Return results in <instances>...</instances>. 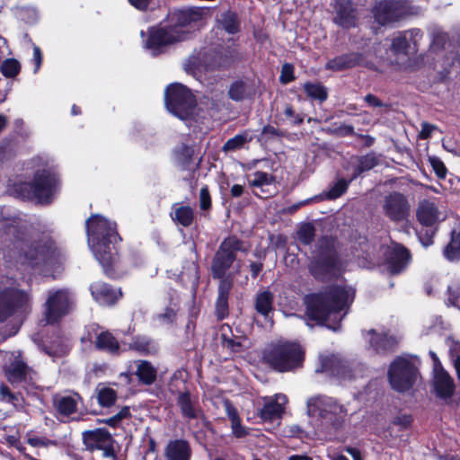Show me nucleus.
Returning a JSON list of instances; mask_svg holds the SVG:
<instances>
[{
	"instance_id": "f257e3e1",
	"label": "nucleus",
	"mask_w": 460,
	"mask_h": 460,
	"mask_svg": "<svg viewBox=\"0 0 460 460\" xmlns=\"http://www.w3.org/2000/svg\"><path fill=\"white\" fill-rule=\"evenodd\" d=\"M209 11L204 7H190L172 14L173 22L168 28L154 27L148 31L145 48L153 55L163 52L164 48L186 40L192 31L204 24Z\"/></svg>"
},
{
	"instance_id": "f03ea898",
	"label": "nucleus",
	"mask_w": 460,
	"mask_h": 460,
	"mask_svg": "<svg viewBox=\"0 0 460 460\" xmlns=\"http://www.w3.org/2000/svg\"><path fill=\"white\" fill-rule=\"evenodd\" d=\"M352 288L333 287L329 290L306 296V316L318 323H339L354 299Z\"/></svg>"
},
{
	"instance_id": "7ed1b4c3",
	"label": "nucleus",
	"mask_w": 460,
	"mask_h": 460,
	"mask_svg": "<svg viewBox=\"0 0 460 460\" xmlns=\"http://www.w3.org/2000/svg\"><path fill=\"white\" fill-rule=\"evenodd\" d=\"M85 226L88 245L95 259L107 270L112 261V248L120 240L117 225L101 215H93Z\"/></svg>"
},
{
	"instance_id": "20e7f679",
	"label": "nucleus",
	"mask_w": 460,
	"mask_h": 460,
	"mask_svg": "<svg viewBox=\"0 0 460 460\" xmlns=\"http://www.w3.org/2000/svg\"><path fill=\"white\" fill-rule=\"evenodd\" d=\"M37 169L31 181L22 182L17 190L22 199L39 204H49L58 190V179L54 165L47 159L39 157L35 160Z\"/></svg>"
},
{
	"instance_id": "39448f33",
	"label": "nucleus",
	"mask_w": 460,
	"mask_h": 460,
	"mask_svg": "<svg viewBox=\"0 0 460 460\" xmlns=\"http://www.w3.org/2000/svg\"><path fill=\"white\" fill-rule=\"evenodd\" d=\"M11 252V256L16 257L17 263L31 269L52 268L59 262L61 256L52 241L32 244H29L27 242L18 243L14 244Z\"/></svg>"
},
{
	"instance_id": "423d86ee",
	"label": "nucleus",
	"mask_w": 460,
	"mask_h": 460,
	"mask_svg": "<svg viewBox=\"0 0 460 460\" xmlns=\"http://www.w3.org/2000/svg\"><path fill=\"white\" fill-rule=\"evenodd\" d=\"M266 362L279 372L299 367L304 361V350L296 342L279 341L270 344L264 351Z\"/></svg>"
},
{
	"instance_id": "0eeeda50",
	"label": "nucleus",
	"mask_w": 460,
	"mask_h": 460,
	"mask_svg": "<svg viewBox=\"0 0 460 460\" xmlns=\"http://www.w3.org/2000/svg\"><path fill=\"white\" fill-rule=\"evenodd\" d=\"M307 414L317 418L323 424L339 429L345 421L348 411L336 399L324 395L311 397L306 402Z\"/></svg>"
},
{
	"instance_id": "6e6552de",
	"label": "nucleus",
	"mask_w": 460,
	"mask_h": 460,
	"mask_svg": "<svg viewBox=\"0 0 460 460\" xmlns=\"http://www.w3.org/2000/svg\"><path fill=\"white\" fill-rule=\"evenodd\" d=\"M31 302V295L20 290L15 280L4 277L0 279V321H4L17 309L26 307Z\"/></svg>"
},
{
	"instance_id": "1a4fd4ad",
	"label": "nucleus",
	"mask_w": 460,
	"mask_h": 460,
	"mask_svg": "<svg viewBox=\"0 0 460 460\" xmlns=\"http://www.w3.org/2000/svg\"><path fill=\"white\" fill-rule=\"evenodd\" d=\"M164 102L168 111L181 120H188L194 110V96L181 84H172L166 88Z\"/></svg>"
},
{
	"instance_id": "9d476101",
	"label": "nucleus",
	"mask_w": 460,
	"mask_h": 460,
	"mask_svg": "<svg viewBox=\"0 0 460 460\" xmlns=\"http://www.w3.org/2000/svg\"><path fill=\"white\" fill-rule=\"evenodd\" d=\"M75 305V296L66 288L51 289L47 293L44 304V321L55 323L68 314Z\"/></svg>"
},
{
	"instance_id": "9b49d317",
	"label": "nucleus",
	"mask_w": 460,
	"mask_h": 460,
	"mask_svg": "<svg viewBox=\"0 0 460 460\" xmlns=\"http://www.w3.org/2000/svg\"><path fill=\"white\" fill-rule=\"evenodd\" d=\"M419 373L412 360L406 357H397L388 369V380L397 392L408 391L416 383Z\"/></svg>"
},
{
	"instance_id": "f8f14e48",
	"label": "nucleus",
	"mask_w": 460,
	"mask_h": 460,
	"mask_svg": "<svg viewBox=\"0 0 460 460\" xmlns=\"http://www.w3.org/2000/svg\"><path fill=\"white\" fill-rule=\"evenodd\" d=\"M373 15L381 25L391 24L406 17L417 14L420 9L402 0H383L373 8Z\"/></svg>"
},
{
	"instance_id": "ddd939ff",
	"label": "nucleus",
	"mask_w": 460,
	"mask_h": 460,
	"mask_svg": "<svg viewBox=\"0 0 460 460\" xmlns=\"http://www.w3.org/2000/svg\"><path fill=\"white\" fill-rule=\"evenodd\" d=\"M242 249L241 242L235 237L224 240L217 252L212 264L214 278L221 279L235 259V252Z\"/></svg>"
},
{
	"instance_id": "4468645a",
	"label": "nucleus",
	"mask_w": 460,
	"mask_h": 460,
	"mask_svg": "<svg viewBox=\"0 0 460 460\" xmlns=\"http://www.w3.org/2000/svg\"><path fill=\"white\" fill-rule=\"evenodd\" d=\"M382 211L391 221L402 222L409 217L411 206L403 194L394 191L384 197Z\"/></svg>"
},
{
	"instance_id": "2eb2a0df",
	"label": "nucleus",
	"mask_w": 460,
	"mask_h": 460,
	"mask_svg": "<svg viewBox=\"0 0 460 460\" xmlns=\"http://www.w3.org/2000/svg\"><path fill=\"white\" fill-rule=\"evenodd\" d=\"M84 443L90 450H102V456L114 458L113 438L104 429L86 430L83 433Z\"/></svg>"
},
{
	"instance_id": "dca6fc26",
	"label": "nucleus",
	"mask_w": 460,
	"mask_h": 460,
	"mask_svg": "<svg viewBox=\"0 0 460 460\" xmlns=\"http://www.w3.org/2000/svg\"><path fill=\"white\" fill-rule=\"evenodd\" d=\"M423 33L420 29L404 31L396 35L392 41L391 51L397 56L406 58L410 52L417 50Z\"/></svg>"
},
{
	"instance_id": "f3484780",
	"label": "nucleus",
	"mask_w": 460,
	"mask_h": 460,
	"mask_svg": "<svg viewBox=\"0 0 460 460\" xmlns=\"http://www.w3.org/2000/svg\"><path fill=\"white\" fill-rule=\"evenodd\" d=\"M263 405L258 409V415L264 422H272L280 420L288 403V397L283 394L274 396L263 397Z\"/></svg>"
},
{
	"instance_id": "a211bd4d",
	"label": "nucleus",
	"mask_w": 460,
	"mask_h": 460,
	"mask_svg": "<svg viewBox=\"0 0 460 460\" xmlns=\"http://www.w3.org/2000/svg\"><path fill=\"white\" fill-rule=\"evenodd\" d=\"M247 181L256 196L269 197L276 190L275 178L271 173L255 171L247 175Z\"/></svg>"
},
{
	"instance_id": "6ab92c4d",
	"label": "nucleus",
	"mask_w": 460,
	"mask_h": 460,
	"mask_svg": "<svg viewBox=\"0 0 460 460\" xmlns=\"http://www.w3.org/2000/svg\"><path fill=\"white\" fill-rule=\"evenodd\" d=\"M333 21L342 28H352L357 25L358 16L353 4L349 0H336Z\"/></svg>"
},
{
	"instance_id": "aec40b11",
	"label": "nucleus",
	"mask_w": 460,
	"mask_h": 460,
	"mask_svg": "<svg viewBox=\"0 0 460 460\" xmlns=\"http://www.w3.org/2000/svg\"><path fill=\"white\" fill-rule=\"evenodd\" d=\"M321 371L330 373L341 381L350 380L353 376H356V374H352L354 370L350 365L335 355L322 359Z\"/></svg>"
},
{
	"instance_id": "412c9836",
	"label": "nucleus",
	"mask_w": 460,
	"mask_h": 460,
	"mask_svg": "<svg viewBox=\"0 0 460 460\" xmlns=\"http://www.w3.org/2000/svg\"><path fill=\"white\" fill-rule=\"evenodd\" d=\"M411 256L407 249L398 243L387 249L386 265L392 274L401 272L410 262Z\"/></svg>"
},
{
	"instance_id": "4be33fe9",
	"label": "nucleus",
	"mask_w": 460,
	"mask_h": 460,
	"mask_svg": "<svg viewBox=\"0 0 460 460\" xmlns=\"http://www.w3.org/2000/svg\"><path fill=\"white\" fill-rule=\"evenodd\" d=\"M417 219L424 226H433L444 219L437 205L430 200H422L417 208Z\"/></svg>"
},
{
	"instance_id": "5701e85b",
	"label": "nucleus",
	"mask_w": 460,
	"mask_h": 460,
	"mask_svg": "<svg viewBox=\"0 0 460 460\" xmlns=\"http://www.w3.org/2000/svg\"><path fill=\"white\" fill-rule=\"evenodd\" d=\"M90 289L94 300L102 305H112L121 296L120 290L111 288L101 281L93 283Z\"/></svg>"
},
{
	"instance_id": "b1692460",
	"label": "nucleus",
	"mask_w": 460,
	"mask_h": 460,
	"mask_svg": "<svg viewBox=\"0 0 460 460\" xmlns=\"http://www.w3.org/2000/svg\"><path fill=\"white\" fill-rule=\"evenodd\" d=\"M310 270L312 274L319 279L336 275V271L338 270L336 255L332 252L324 258L314 260L310 265Z\"/></svg>"
},
{
	"instance_id": "393cba45",
	"label": "nucleus",
	"mask_w": 460,
	"mask_h": 460,
	"mask_svg": "<svg viewBox=\"0 0 460 460\" xmlns=\"http://www.w3.org/2000/svg\"><path fill=\"white\" fill-rule=\"evenodd\" d=\"M366 339L376 352H385L391 349L398 342L395 336L386 332L377 333L375 330H369L366 334Z\"/></svg>"
},
{
	"instance_id": "a878e982",
	"label": "nucleus",
	"mask_w": 460,
	"mask_h": 460,
	"mask_svg": "<svg viewBox=\"0 0 460 460\" xmlns=\"http://www.w3.org/2000/svg\"><path fill=\"white\" fill-rule=\"evenodd\" d=\"M433 385L437 394L441 398L451 397L455 390L452 377L444 369L434 371Z\"/></svg>"
},
{
	"instance_id": "bb28decb",
	"label": "nucleus",
	"mask_w": 460,
	"mask_h": 460,
	"mask_svg": "<svg viewBox=\"0 0 460 460\" xmlns=\"http://www.w3.org/2000/svg\"><path fill=\"white\" fill-rule=\"evenodd\" d=\"M167 460H189L190 448L184 440H174L168 444L165 450Z\"/></svg>"
},
{
	"instance_id": "cd10ccee",
	"label": "nucleus",
	"mask_w": 460,
	"mask_h": 460,
	"mask_svg": "<svg viewBox=\"0 0 460 460\" xmlns=\"http://www.w3.org/2000/svg\"><path fill=\"white\" fill-rule=\"evenodd\" d=\"M177 312V304L172 302L153 316V323L157 327L172 325L176 320Z\"/></svg>"
},
{
	"instance_id": "c85d7f7f",
	"label": "nucleus",
	"mask_w": 460,
	"mask_h": 460,
	"mask_svg": "<svg viewBox=\"0 0 460 460\" xmlns=\"http://www.w3.org/2000/svg\"><path fill=\"white\" fill-rule=\"evenodd\" d=\"M361 56L358 53L341 56L330 60L327 63V67L334 70H341L352 67L360 64Z\"/></svg>"
},
{
	"instance_id": "c756f323",
	"label": "nucleus",
	"mask_w": 460,
	"mask_h": 460,
	"mask_svg": "<svg viewBox=\"0 0 460 460\" xmlns=\"http://www.w3.org/2000/svg\"><path fill=\"white\" fill-rule=\"evenodd\" d=\"M27 374L26 365L20 359L15 358L5 367V375L11 383L21 382Z\"/></svg>"
},
{
	"instance_id": "7c9ffc66",
	"label": "nucleus",
	"mask_w": 460,
	"mask_h": 460,
	"mask_svg": "<svg viewBox=\"0 0 460 460\" xmlns=\"http://www.w3.org/2000/svg\"><path fill=\"white\" fill-rule=\"evenodd\" d=\"M273 298V295L268 290L259 292L255 300L256 311L267 318L272 311Z\"/></svg>"
},
{
	"instance_id": "2f4dec72",
	"label": "nucleus",
	"mask_w": 460,
	"mask_h": 460,
	"mask_svg": "<svg viewBox=\"0 0 460 460\" xmlns=\"http://www.w3.org/2000/svg\"><path fill=\"white\" fill-rule=\"evenodd\" d=\"M253 93V87L243 82L234 83L228 92L229 97L236 102L250 98Z\"/></svg>"
},
{
	"instance_id": "473e14b6",
	"label": "nucleus",
	"mask_w": 460,
	"mask_h": 460,
	"mask_svg": "<svg viewBox=\"0 0 460 460\" xmlns=\"http://www.w3.org/2000/svg\"><path fill=\"white\" fill-rule=\"evenodd\" d=\"M178 404L185 418L198 419L199 417L200 411L191 401L189 394H180L178 397Z\"/></svg>"
},
{
	"instance_id": "72a5a7b5",
	"label": "nucleus",
	"mask_w": 460,
	"mask_h": 460,
	"mask_svg": "<svg viewBox=\"0 0 460 460\" xmlns=\"http://www.w3.org/2000/svg\"><path fill=\"white\" fill-rule=\"evenodd\" d=\"M96 348L111 354L118 353L119 349L118 341L108 332H102L98 334L96 339Z\"/></svg>"
},
{
	"instance_id": "f704fd0d",
	"label": "nucleus",
	"mask_w": 460,
	"mask_h": 460,
	"mask_svg": "<svg viewBox=\"0 0 460 460\" xmlns=\"http://www.w3.org/2000/svg\"><path fill=\"white\" fill-rule=\"evenodd\" d=\"M79 396H62L55 401V405L58 413L68 416L75 412L77 408Z\"/></svg>"
},
{
	"instance_id": "c9c22d12",
	"label": "nucleus",
	"mask_w": 460,
	"mask_h": 460,
	"mask_svg": "<svg viewBox=\"0 0 460 460\" xmlns=\"http://www.w3.org/2000/svg\"><path fill=\"white\" fill-rule=\"evenodd\" d=\"M130 348L142 354H155L159 349L157 343L146 337H136Z\"/></svg>"
},
{
	"instance_id": "e433bc0d",
	"label": "nucleus",
	"mask_w": 460,
	"mask_h": 460,
	"mask_svg": "<svg viewBox=\"0 0 460 460\" xmlns=\"http://www.w3.org/2000/svg\"><path fill=\"white\" fill-rule=\"evenodd\" d=\"M137 375L144 384L150 385L156 378V369L150 362L141 360L137 362Z\"/></svg>"
},
{
	"instance_id": "4c0bfd02",
	"label": "nucleus",
	"mask_w": 460,
	"mask_h": 460,
	"mask_svg": "<svg viewBox=\"0 0 460 460\" xmlns=\"http://www.w3.org/2000/svg\"><path fill=\"white\" fill-rule=\"evenodd\" d=\"M172 219L182 226H189L194 219V211L190 207L180 206L174 208Z\"/></svg>"
},
{
	"instance_id": "58836bf2",
	"label": "nucleus",
	"mask_w": 460,
	"mask_h": 460,
	"mask_svg": "<svg viewBox=\"0 0 460 460\" xmlns=\"http://www.w3.org/2000/svg\"><path fill=\"white\" fill-rule=\"evenodd\" d=\"M444 255L448 261L460 260V229L452 233L451 242L445 247Z\"/></svg>"
},
{
	"instance_id": "ea45409f",
	"label": "nucleus",
	"mask_w": 460,
	"mask_h": 460,
	"mask_svg": "<svg viewBox=\"0 0 460 460\" xmlns=\"http://www.w3.org/2000/svg\"><path fill=\"white\" fill-rule=\"evenodd\" d=\"M252 139V137L247 131H243V133L237 134L234 137L228 139L225 143L223 150L225 152L238 150L243 147L245 144L251 142Z\"/></svg>"
},
{
	"instance_id": "a19ab883",
	"label": "nucleus",
	"mask_w": 460,
	"mask_h": 460,
	"mask_svg": "<svg viewBox=\"0 0 460 460\" xmlns=\"http://www.w3.org/2000/svg\"><path fill=\"white\" fill-rule=\"evenodd\" d=\"M218 24L229 34H234L238 31L239 24L237 16L234 13H223L218 19Z\"/></svg>"
},
{
	"instance_id": "79ce46f5",
	"label": "nucleus",
	"mask_w": 460,
	"mask_h": 460,
	"mask_svg": "<svg viewBox=\"0 0 460 460\" xmlns=\"http://www.w3.org/2000/svg\"><path fill=\"white\" fill-rule=\"evenodd\" d=\"M96 394H97L98 402L102 407H110L117 400L116 392L112 388H110V387L98 386L96 388Z\"/></svg>"
},
{
	"instance_id": "37998d69",
	"label": "nucleus",
	"mask_w": 460,
	"mask_h": 460,
	"mask_svg": "<svg viewBox=\"0 0 460 460\" xmlns=\"http://www.w3.org/2000/svg\"><path fill=\"white\" fill-rule=\"evenodd\" d=\"M430 49L433 51L440 50L448 42V37L439 27H433L430 31Z\"/></svg>"
},
{
	"instance_id": "c03bdc74",
	"label": "nucleus",
	"mask_w": 460,
	"mask_h": 460,
	"mask_svg": "<svg viewBox=\"0 0 460 460\" xmlns=\"http://www.w3.org/2000/svg\"><path fill=\"white\" fill-rule=\"evenodd\" d=\"M304 89L307 95L312 99L323 102L327 98V92L320 84L306 83L304 85Z\"/></svg>"
},
{
	"instance_id": "a18cd8bd",
	"label": "nucleus",
	"mask_w": 460,
	"mask_h": 460,
	"mask_svg": "<svg viewBox=\"0 0 460 460\" xmlns=\"http://www.w3.org/2000/svg\"><path fill=\"white\" fill-rule=\"evenodd\" d=\"M0 400L8 403H11L15 408L22 407V399L18 394H13L11 390L5 385H0Z\"/></svg>"
},
{
	"instance_id": "49530a36",
	"label": "nucleus",
	"mask_w": 460,
	"mask_h": 460,
	"mask_svg": "<svg viewBox=\"0 0 460 460\" xmlns=\"http://www.w3.org/2000/svg\"><path fill=\"white\" fill-rule=\"evenodd\" d=\"M21 70V65L14 58H7L4 60L1 66V72L4 76L12 78L16 76Z\"/></svg>"
},
{
	"instance_id": "de8ad7c7",
	"label": "nucleus",
	"mask_w": 460,
	"mask_h": 460,
	"mask_svg": "<svg viewBox=\"0 0 460 460\" xmlns=\"http://www.w3.org/2000/svg\"><path fill=\"white\" fill-rule=\"evenodd\" d=\"M377 164V160L373 155H367L363 157H361L358 161V164L356 169V172L351 178V180H354L357 178L360 173L363 172L371 170Z\"/></svg>"
},
{
	"instance_id": "09e8293b",
	"label": "nucleus",
	"mask_w": 460,
	"mask_h": 460,
	"mask_svg": "<svg viewBox=\"0 0 460 460\" xmlns=\"http://www.w3.org/2000/svg\"><path fill=\"white\" fill-rule=\"evenodd\" d=\"M351 181V179L349 181L344 179L338 180L328 190L327 198L334 199L341 197L347 190Z\"/></svg>"
},
{
	"instance_id": "8fccbe9b",
	"label": "nucleus",
	"mask_w": 460,
	"mask_h": 460,
	"mask_svg": "<svg viewBox=\"0 0 460 460\" xmlns=\"http://www.w3.org/2000/svg\"><path fill=\"white\" fill-rule=\"evenodd\" d=\"M411 420H412L410 415L402 414L396 416L389 427V431L391 435H393V433L395 432L396 429L398 431L407 429L411 425Z\"/></svg>"
},
{
	"instance_id": "3c124183",
	"label": "nucleus",
	"mask_w": 460,
	"mask_h": 460,
	"mask_svg": "<svg viewBox=\"0 0 460 460\" xmlns=\"http://www.w3.org/2000/svg\"><path fill=\"white\" fill-rule=\"evenodd\" d=\"M314 236V228L311 224H305L301 226L297 232L298 240L305 243L309 244Z\"/></svg>"
},
{
	"instance_id": "603ef678",
	"label": "nucleus",
	"mask_w": 460,
	"mask_h": 460,
	"mask_svg": "<svg viewBox=\"0 0 460 460\" xmlns=\"http://www.w3.org/2000/svg\"><path fill=\"white\" fill-rule=\"evenodd\" d=\"M450 356L454 363L457 376L460 380V343L453 342L450 347Z\"/></svg>"
},
{
	"instance_id": "864d4df0",
	"label": "nucleus",
	"mask_w": 460,
	"mask_h": 460,
	"mask_svg": "<svg viewBox=\"0 0 460 460\" xmlns=\"http://www.w3.org/2000/svg\"><path fill=\"white\" fill-rule=\"evenodd\" d=\"M430 164L437 174V176L440 179H444L447 175V168L442 161H440L438 158L432 157L429 159Z\"/></svg>"
},
{
	"instance_id": "5fc2aeb1",
	"label": "nucleus",
	"mask_w": 460,
	"mask_h": 460,
	"mask_svg": "<svg viewBox=\"0 0 460 460\" xmlns=\"http://www.w3.org/2000/svg\"><path fill=\"white\" fill-rule=\"evenodd\" d=\"M225 411L231 422L240 420L236 408L231 403L229 400H226L223 402Z\"/></svg>"
},
{
	"instance_id": "6e6d98bb",
	"label": "nucleus",
	"mask_w": 460,
	"mask_h": 460,
	"mask_svg": "<svg viewBox=\"0 0 460 460\" xmlns=\"http://www.w3.org/2000/svg\"><path fill=\"white\" fill-rule=\"evenodd\" d=\"M294 69L289 64H285L281 69L280 81L284 84L289 83L294 79Z\"/></svg>"
},
{
	"instance_id": "4d7b16f0",
	"label": "nucleus",
	"mask_w": 460,
	"mask_h": 460,
	"mask_svg": "<svg viewBox=\"0 0 460 460\" xmlns=\"http://www.w3.org/2000/svg\"><path fill=\"white\" fill-rule=\"evenodd\" d=\"M217 308L219 316L223 318L226 315L227 309V296H226V294H219V296L217 301Z\"/></svg>"
},
{
	"instance_id": "13d9d810",
	"label": "nucleus",
	"mask_w": 460,
	"mask_h": 460,
	"mask_svg": "<svg viewBox=\"0 0 460 460\" xmlns=\"http://www.w3.org/2000/svg\"><path fill=\"white\" fill-rule=\"evenodd\" d=\"M28 444L33 447H49V445H54L55 443L49 439L39 438V437H33L28 438Z\"/></svg>"
},
{
	"instance_id": "bf43d9fd",
	"label": "nucleus",
	"mask_w": 460,
	"mask_h": 460,
	"mask_svg": "<svg viewBox=\"0 0 460 460\" xmlns=\"http://www.w3.org/2000/svg\"><path fill=\"white\" fill-rule=\"evenodd\" d=\"M437 129V127L435 125L422 122L421 123V130L419 133V137L421 139H427L429 138L432 132Z\"/></svg>"
},
{
	"instance_id": "052dcab7",
	"label": "nucleus",
	"mask_w": 460,
	"mask_h": 460,
	"mask_svg": "<svg viewBox=\"0 0 460 460\" xmlns=\"http://www.w3.org/2000/svg\"><path fill=\"white\" fill-rule=\"evenodd\" d=\"M284 113L287 118L291 119V123L295 125H299L303 122L304 119L299 114H296L291 106H287L285 108Z\"/></svg>"
},
{
	"instance_id": "680f3d73",
	"label": "nucleus",
	"mask_w": 460,
	"mask_h": 460,
	"mask_svg": "<svg viewBox=\"0 0 460 460\" xmlns=\"http://www.w3.org/2000/svg\"><path fill=\"white\" fill-rule=\"evenodd\" d=\"M200 208L207 209L210 206V196L207 187L201 188L199 191Z\"/></svg>"
},
{
	"instance_id": "e2e57ef3",
	"label": "nucleus",
	"mask_w": 460,
	"mask_h": 460,
	"mask_svg": "<svg viewBox=\"0 0 460 460\" xmlns=\"http://www.w3.org/2000/svg\"><path fill=\"white\" fill-rule=\"evenodd\" d=\"M31 61L35 65L33 73L36 74L40 70V67L41 63H42L41 50H40V49L38 46H33V57H32V60Z\"/></svg>"
},
{
	"instance_id": "0e129e2a",
	"label": "nucleus",
	"mask_w": 460,
	"mask_h": 460,
	"mask_svg": "<svg viewBox=\"0 0 460 460\" xmlns=\"http://www.w3.org/2000/svg\"><path fill=\"white\" fill-rule=\"evenodd\" d=\"M231 427L233 433L237 438H243L246 436L248 433L246 429L243 426H242L241 420H237L236 421L231 422Z\"/></svg>"
},
{
	"instance_id": "69168bd1",
	"label": "nucleus",
	"mask_w": 460,
	"mask_h": 460,
	"mask_svg": "<svg viewBox=\"0 0 460 460\" xmlns=\"http://www.w3.org/2000/svg\"><path fill=\"white\" fill-rule=\"evenodd\" d=\"M191 154L192 152L189 147L183 146L181 154L179 152L176 153V158L180 164L184 165L190 159Z\"/></svg>"
},
{
	"instance_id": "338daca9",
	"label": "nucleus",
	"mask_w": 460,
	"mask_h": 460,
	"mask_svg": "<svg viewBox=\"0 0 460 460\" xmlns=\"http://www.w3.org/2000/svg\"><path fill=\"white\" fill-rule=\"evenodd\" d=\"M68 347L66 345H62L58 349L49 348L46 350V352L52 358H58L66 355L68 352Z\"/></svg>"
},
{
	"instance_id": "774afa93",
	"label": "nucleus",
	"mask_w": 460,
	"mask_h": 460,
	"mask_svg": "<svg viewBox=\"0 0 460 460\" xmlns=\"http://www.w3.org/2000/svg\"><path fill=\"white\" fill-rule=\"evenodd\" d=\"M449 296L447 298V304L457 307L460 310V296L455 295L454 292L449 288Z\"/></svg>"
}]
</instances>
